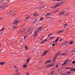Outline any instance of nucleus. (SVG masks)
Wrapping results in <instances>:
<instances>
[{"instance_id":"obj_1","label":"nucleus","mask_w":75,"mask_h":75,"mask_svg":"<svg viewBox=\"0 0 75 75\" xmlns=\"http://www.w3.org/2000/svg\"><path fill=\"white\" fill-rule=\"evenodd\" d=\"M42 28L41 26L39 27L38 28L37 30H35L34 32V37H37V34H38V31H40L41 30Z\"/></svg>"},{"instance_id":"obj_2","label":"nucleus","mask_w":75,"mask_h":75,"mask_svg":"<svg viewBox=\"0 0 75 75\" xmlns=\"http://www.w3.org/2000/svg\"><path fill=\"white\" fill-rule=\"evenodd\" d=\"M20 23V21L17 20H15V21L13 23V26L14 28H15L17 25Z\"/></svg>"},{"instance_id":"obj_3","label":"nucleus","mask_w":75,"mask_h":75,"mask_svg":"<svg viewBox=\"0 0 75 75\" xmlns=\"http://www.w3.org/2000/svg\"><path fill=\"white\" fill-rule=\"evenodd\" d=\"M4 6H0V8L1 9H3V10H4L6 7H7L8 6V4L5 3L4 4Z\"/></svg>"},{"instance_id":"obj_4","label":"nucleus","mask_w":75,"mask_h":75,"mask_svg":"<svg viewBox=\"0 0 75 75\" xmlns=\"http://www.w3.org/2000/svg\"><path fill=\"white\" fill-rule=\"evenodd\" d=\"M59 53H58L55 55V57H54L53 59L52 60V64H54V63L55 62V61L56 59V58L57 57V56H58Z\"/></svg>"},{"instance_id":"obj_5","label":"nucleus","mask_w":75,"mask_h":75,"mask_svg":"<svg viewBox=\"0 0 75 75\" xmlns=\"http://www.w3.org/2000/svg\"><path fill=\"white\" fill-rule=\"evenodd\" d=\"M15 11L14 10H12L11 11V12H9L8 13H7V15H10V14H13V13H14V12Z\"/></svg>"},{"instance_id":"obj_6","label":"nucleus","mask_w":75,"mask_h":75,"mask_svg":"<svg viewBox=\"0 0 75 75\" xmlns=\"http://www.w3.org/2000/svg\"><path fill=\"white\" fill-rule=\"evenodd\" d=\"M50 16H51V13H48L46 15V17L47 18H51V17Z\"/></svg>"},{"instance_id":"obj_7","label":"nucleus","mask_w":75,"mask_h":75,"mask_svg":"<svg viewBox=\"0 0 75 75\" xmlns=\"http://www.w3.org/2000/svg\"><path fill=\"white\" fill-rule=\"evenodd\" d=\"M59 6V4H57L55 6L52 7L51 8H57V7H58V6Z\"/></svg>"},{"instance_id":"obj_8","label":"nucleus","mask_w":75,"mask_h":75,"mask_svg":"<svg viewBox=\"0 0 75 75\" xmlns=\"http://www.w3.org/2000/svg\"><path fill=\"white\" fill-rule=\"evenodd\" d=\"M48 41V40L47 39H45V40H43L42 42H41V44H43V43H44V42H47Z\"/></svg>"},{"instance_id":"obj_9","label":"nucleus","mask_w":75,"mask_h":75,"mask_svg":"<svg viewBox=\"0 0 75 75\" xmlns=\"http://www.w3.org/2000/svg\"><path fill=\"white\" fill-rule=\"evenodd\" d=\"M54 65V64H52L51 65H48L46 66V68H49L50 67H52Z\"/></svg>"},{"instance_id":"obj_10","label":"nucleus","mask_w":75,"mask_h":75,"mask_svg":"<svg viewBox=\"0 0 75 75\" xmlns=\"http://www.w3.org/2000/svg\"><path fill=\"white\" fill-rule=\"evenodd\" d=\"M64 11L61 12L59 14V15L61 16V15H62L64 14Z\"/></svg>"},{"instance_id":"obj_11","label":"nucleus","mask_w":75,"mask_h":75,"mask_svg":"<svg viewBox=\"0 0 75 75\" xmlns=\"http://www.w3.org/2000/svg\"><path fill=\"white\" fill-rule=\"evenodd\" d=\"M38 21V19L37 18L35 19V20L33 21V23H34V24H35Z\"/></svg>"},{"instance_id":"obj_12","label":"nucleus","mask_w":75,"mask_h":75,"mask_svg":"<svg viewBox=\"0 0 75 75\" xmlns=\"http://www.w3.org/2000/svg\"><path fill=\"white\" fill-rule=\"evenodd\" d=\"M31 29L32 30H33V28H29L28 29V30L27 31V32H29V31H31Z\"/></svg>"},{"instance_id":"obj_13","label":"nucleus","mask_w":75,"mask_h":75,"mask_svg":"<svg viewBox=\"0 0 75 75\" xmlns=\"http://www.w3.org/2000/svg\"><path fill=\"white\" fill-rule=\"evenodd\" d=\"M30 57H28V59H27V64H28V63L29 62V61H30Z\"/></svg>"},{"instance_id":"obj_14","label":"nucleus","mask_w":75,"mask_h":75,"mask_svg":"<svg viewBox=\"0 0 75 75\" xmlns=\"http://www.w3.org/2000/svg\"><path fill=\"white\" fill-rule=\"evenodd\" d=\"M48 51H47L46 52H44L43 53V55L42 56H44V55H46L47 54V53Z\"/></svg>"},{"instance_id":"obj_15","label":"nucleus","mask_w":75,"mask_h":75,"mask_svg":"<svg viewBox=\"0 0 75 75\" xmlns=\"http://www.w3.org/2000/svg\"><path fill=\"white\" fill-rule=\"evenodd\" d=\"M38 14H37V13H35L33 14V16H35V17H36V16H38Z\"/></svg>"},{"instance_id":"obj_16","label":"nucleus","mask_w":75,"mask_h":75,"mask_svg":"<svg viewBox=\"0 0 75 75\" xmlns=\"http://www.w3.org/2000/svg\"><path fill=\"white\" fill-rule=\"evenodd\" d=\"M51 60L48 61L47 62H45V64H47V63H50V62H51Z\"/></svg>"},{"instance_id":"obj_17","label":"nucleus","mask_w":75,"mask_h":75,"mask_svg":"<svg viewBox=\"0 0 75 75\" xmlns=\"http://www.w3.org/2000/svg\"><path fill=\"white\" fill-rule=\"evenodd\" d=\"M70 14V12H68L66 14V16H69V14Z\"/></svg>"},{"instance_id":"obj_18","label":"nucleus","mask_w":75,"mask_h":75,"mask_svg":"<svg viewBox=\"0 0 75 75\" xmlns=\"http://www.w3.org/2000/svg\"><path fill=\"white\" fill-rule=\"evenodd\" d=\"M30 18V16L26 18L25 19V21H27V20H28V19L29 18Z\"/></svg>"},{"instance_id":"obj_19","label":"nucleus","mask_w":75,"mask_h":75,"mask_svg":"<svg viewBox=\"0 0 75 75\" xmlns=\"http://www.w3.org/2000/svg\"><path fill=\"white\" fill-rule=\"evenodd\" d=\"M22 32H23L22 31V30H20L18 32V33L20 34H21V33H22Z\"/></svg>"},{"instance_id":"obj_20","label":"nucleus","mask_w":75,"mask_h":75,"mask_svg":"<svg viewBox=\"0 0 75 75\" xmlns=\"http://www.w3.org/2000/svg\"><path fill=\"white\" fill-rule=\"evenodd\" d=\"M4 64V62H2L0 63V64L1 65H3Z\"/></svg>"},{"instance_id":"obj_21","label":"nucleus","mask_w":75,"mask_h":75,"mask_svg":"<svg viewBox=\"0 0 75 75\" xmlns=\"http://www.w3.org/2000/svg\"><path fill=\"white\" fill-rule=\"evenodd\" d=\"M25 49L26 50H28V47H27L26 46H25Z\"/></svg>"},{"instance_id":"obj_22","label":"nucleus","mask_w":75,"mask_h":75,"mask_svg":"<svg viewBox=\"0 0 75 75\" xmlns=\"http://www.w3.org/2000/svg\"><path fill=\"white\" fill-rule=\"evenodd\" d=\"M4 1V0H2L0 2V4L1 3V4H2V3H3V1Z\"/></svg>"},{"instance_id":"obj_23","label":"nucleus","mask_w":75,"mask_h":75,"mask_svg":"<svg viewBox=\"0 0 75 75\" xmlns=\"http://www.w3.org/2000/svg\"><path fill=\"white\" fill-rule=\"evenodd\" d=\"M63 45H66V42H64L62 43Z\"/></svg>"},{"instance_id":"obj_24","label":"nucleus","mask_w":75,"mask_h":75,"mask_svg":"<svg viewBox=\"0 0 75 75\" xmlns=\"http://www.w3.org/2000/svg\"><path fill=\"white\" fill-rule=\"evenodd\" d=\"M59 40V37H58L57 39L55 40V41H56V42H57V41H58Z\"/></svg>"},{"instance_id":"obj_25","label":"nucleus","mask_w":75,"mask_h":75,"mask_svg":"<svg viewBox=\"0 0 75 75\" xmlns=\"http://www.w3.org/2000/svg\"><path fill=\"white\" fill-rule=\"evenodd\" d=\"M54 71H51V75H53V74H54Z\"/></svg>"},{"instance_id":"obj_26","label":"nucleus","mask_w":75,"mask_h":75,"mask_svg":"<svg viewBox=\"0 0 75 75\" xmlns=\"http://www.w3.org/2000/svg\"><path fill=\"white\" fill-rule=\"evenodd\" d=\"M54 38V36L51 37L50 38V40H51V39H52V38Z\"/></svg>"},{"instance_id":"obj_27","label":"nucleus","mask_w":75,"mask_h":75,"mask_svg":"<svg viewBox=\"0 0 75 75\" xmlns=\"http://www.w3.org/2000/svg\"><path fill=\"white\" fill-rule=\"evenodd\" d=\"M73 43V42L72 41H70V42H69V44H72Z\"/></svg>"},{"instance_id":"obj_28","label":"nucleus","mask_w":75,"mask_h":75,"mask_svg":"<svg viewBox=\"0 0 75 75\" xmlns=\"http://www.w3.org/2000/svg\"><path fill=\"white\" fill-rule=\"evenodd\" d=\"M37 52V50H33V53H35Z\"/></svg>"},{"instance_id":"obj_29","label":"nucleus","mask_w":75,"mask_h":75,"mask_svg":"<svg viewBox=\"0 0 75 75\" xmlns=\"http://www.w3.org/2000/svg\"><path fill=\"white\" fill-rule=\"evenodd\" d=\"M71 71H75V69H71Z\"/></svg>"},{"instance_id":"obj_30","label":"nucleus","mask_w":75,"mask_h":75,"mask_svg":"<svg viewBox=\"0 0 75 75\" xmlns=\"http://www.w3.org/2000/svg\"><path fill=\"white\" fill-rule=\"evenodd\" d=\"M66 65V61H65V62H64V63L62 64V65Z\"/></svg>"},{"instance_id":"obj_31","label":"nucleus","mask_w":75,"mask_h":75,"mask_svg":"<svg viewBox=\"0 0 75 75\" xmlns=\"http://www.w3.org/2000/svg\"><path fill=\"white\" fill-rule=\"evenodd\" d=\"M4 28H3L1 30H0V31H4Z\"/></svg>"},{"instance_id":"obj_32","label":"nucleus","mask_w":75,"mask_h":75,"mask_svg":"<svg viewBox=\"0 0 75 75\" xmlns=\"http://www.w3.org/2000/svg\"><path fill=\"white\" fill-rule=\"evenodd\" d=\"M43 20V18H41L40 20V21H42V20Z\"/></svg>"},{"instance_id":"obj_33","label":"nucleus","mask_w":75,"mask_h":75,"mask_svg":"<svg viewBox=\"0 0 75 75\" xmlns=\"http://www.w3.org/2000/svg\"><path fill=\"white\" fill-rule=\"evenodd\" d=\"M23 67L24 68H27V66L26 65H23Z\"/></svg>"},{"instance_id":"obj_34","label":"nucleus","mask_w":75,"mask_h":75,"mask_svg":"<svg viewBox=\"0 0 75 75\" xmlns=\"http://www.w3.org/2000/svg\"><path fill=\"white\" fill-rule=\"evenodd\" d=\"M62 31H59L57 32V33H62Z\"/></svg>"},{"instance_id":"obj_35","label":"nucleus","mask_w":75,"mask_h":75,"mask_svg":"<svg viewBox=\"0 0 75 75\" xmlns=\"http://www.w3.org/2000/svg\"><path fill=\"white\" fill-rule=\"evenodd\" d=\"M57 11H58L57 10H55V11H54V13H57Z\"/></svg>"},{"instance_id":"obj_36","label":"nucleus","mask_w":75,"mask_h":75,"mask_svg":"<svg viewBox=\"0 0 75 75\" xmlns=\"http://www.w3.org/2000/svg\"><path fill=\"white\" fill-rule=\"evenodd\" d=\"M75 52V50H71V52Z\"/></svg>"},{"instance_id":"obj_37","label":"nucleus","mask_w":75,"mask_h":75,"mask_svg":"<svg viewBox=\"0 0 75 75\" xmlns=\"http://www.w3.org/2000/svg\"><path fill=\"white\" fill-rule=\"evenodd\" d=\"M26 30V28H25L23 29V31H25Z\"/></svg>"},{"instance_id":"obj_38","label":"nucleus","mask_w":75,"mask_h":75,"mask_svg":"<svg viewBox=\"0 0 75 75\" xmlns=\"http://www.w3.org/2000/svg\"><path fill=\"white\" fill-rule=\"evenodd\" d=\"M54 45H55V43H54L53 45H52V47H54Z\"/></svg>"},{"instance_id":"obj_39","label":"nucleus","mask_w":75,"mask_h":75,"mask_svg":"<svg viewBox=\"0 0 75 75\" xmlns=\"http://www.w3.org/2000/svg\"><path fill=\"white\" fill-rule=\"evenodd\" d=\"M70 68H70V67L68 68V67H67L66 68V69H70Z\"/></svg>"},{"instance_id":"obj_40","label":"nucleus","mask_w":75,"mask_h":75,"mask_svg":"<svg viewBox=\"0 0 75 75\" xmlns=\"http://www.w3.org/2000/svg\"><path fill=\"white\" fill-rule=\"evenodd\" d=\"M70 8V7H68L67 8V9L68 10H69V9Z\"/></svg>"},{"instance_id":"obj_41","label":"nucleus","mask_w":75,"mask_h":75,"mask_svg":"<svg viewBox=\"0 0 75 75\" xmlns=\"http://www.w3.org/2000/svg\"><path fill=\"white\" fill-rule=\"evenodd\" d=\"M65 55V54L64 53V54H62L61 55Z\"/></svg>"},{"instance_id":"obj_42","label":"nucleus","mask_w":75,"mask_h":75,"mask_svg":"<svg viewBox=\"0 0 75 75\" xmlns=\"http://www.w3.org/2000/svg\"><path fill=\"white\" fill-rule=\"evenodd\" d=\"M72 63V64H75V61H73Z\"/></svg>"},{"instance_id":"obj_43","label":"nucleus","mask_w":75,"mask_h":75,"mask_svg":"<svg viewBox=\"0 0 75 75\" xmlns=\"http://www.w3.org/2000/svg\"><path fill=\"white\" fill-rule=\"evenodd\" d=\"M27 38V36H25V37H24V39H25V38Z\"/></svg>"},{"instance_id":"obj_44","label":"nucleus","mask_w":75,"mask_h":75,"mask_svg":"<svg viewBox=\"0 0 75 75\" xmlns=\"http://www.w3.org/2000/svg\"><path fill=\"white\" fill-rule=\"evenodd\" d=\"M51 35H52V34H49V37H50V36H51Z\"/></svg>"},{"instance_id":"obj_45","label":"nucleus","mask_w":75,"mask_h":75,"mask_svg":"<svg viewBox=\"0 0 75 75\" xmlns=\"http://www.w3.org/2000/svg\"><path fill=\"white\" fill-rule=\"evenodd\" d=\"M3 20V18H0V20Z\"/></svg>"},{"instance_id":"obj_46","label":"nucleus","mask_w":75,"mask_h":75,"mask_svg":"<svg viewBox=\"0 0 75 75\" xmlns=\"http://www.w3.org/2000/svg\"><path fill=\"white\" fill-rule=\"evenodd\" d=\"M42 8H45V6H42Z\"/></svg>"},{"instance_id":"obj_47","label":"nucleus","mask_w":75,"mask_h":75,"mask_svg":"<svg viewBox=\"0 0 75 75\" xmlns=\"http://www.w3.org/2000/svg\"><path fill=\"white\" fill-rule=\"evenodd\" d=\"M67 73L68 74H70V72H69V71Z\"/></svg>"},{"instance_id":"obj_48","label":"nucleus","mask_w":75,"mask_h":75,"mask_svg":"<svg viewBox=\"0 0 75 75\" xmlns=\"http://www.w3.org/2000/svg\"><path fill=\"white\" fill-rule=\"evenodd\" d=\"M56 67H58V65H56Z\"/></svg>"},{"instance_id":"obj_49","label":"nucleus","mask_w":75,"mask_h":75,"mask_svg":"<svg viewBox=\"0 0 75 75\" xmlns=\"http://www.w3.org/2000/svg\"><path fill=\"white\" fill-rule=\"evenodd\" d=\"M26 75H29V73H27Z\"/></svg>"},{"instance_id":"obj_50","label":"nucleus","mask_w":75,"mask_h":75,"mask_svg":"<svg viewBox=\"0 0 75 75\" xmlns=\"http://www.w3.org/2000/svg\"><path fill=\"white\" fill-rule=\"evenodd\" d=\"M56 1H60V0H56Z\"/></svg>"},{"instance_id":"obj_51","label":"nucleus","mask_w":75,"mask_h":75,"mask_svg":"<svg viewBox=\"0 0 75 75\" xmlns=\"http://www.w3.org/2000/svg\"><path fill=\"white\" fill-rule=\"evenodd\" d=\"M69 60H66V62H67L68 61H69Z\"/></svg>"},{"instance_id":"obj_52","label":"nucleus","mask_w":75,"mask_h":75,"mask_svg":"<svg viewBox=\"0 0 75 75\" xmlns=\"http://www.w3.org/2000/svg\"><path fill=\"white\" fill-rule=\"evenodd\" d=\"M3 32H1V33L0 34H3Z\"/></svg>"},{"instance_id":"obj_53","label":"nucleus","mask_w":75,"mask_h":75,"mask_svg":"<svg viewBox=\"0 0 75 75\" xmlns=\"http://www.w3.org/2000/svg\"><path fill=\"white\" fill-rule=\"evenodd\" d=\"M42 3H43V2H42L41 3V4H42Z\"/></svg>"},{"instance_id":"obj_54","label":"nucleus","mask_w":75,"mask_h":75,"mask_svg":"<svg viewBox=\"0 0 75 75\" xmlns=\"http://www.w3.org/2000/svg\"><path fill=\"white\" fill-rule=\"evenodd\" d=\"M62 41V39H61V40H60V41Z\"/></svg>"},{"instance_id":"obj_55","label":"nucleus","mask_w":75,"mask_h":75,"mask_svg":"<svg viewBox=\"0 0 75 75\" xmlns=\"http://www.w3.org/2000/svg\"><path fill=\"white\" fill-rule=\"evenodd\" d=\"M14 68H16V66H14Z\"/></svg>"},{"instance_id":"obj_56","label":"nucleus","mask_w":75,"mask_h":75,"mask_svg":"<svg viewBox=\"0 0 75 75\" xmlns=\"http://www.w3.org/2000/svg\"><path fill=\"white\" fill-rule=\"evenodd\" d=\"M41 40H42V37L41 38Z\"/></svg>"},{"instance_id":"obj_57","label":"nucleus","mask_w":75,"mask_h":75,"mask_svg":"<svg viewBox=\"0 0 75 75\" xmlns=\"http://www.w3.org/2000/svg\"><path fill=\"white\" fill-rule=\"evenodd\" d=\"M1 47V44L0 43V47Z\"/></svg>"},{"instance_id":"obj_58","label":"nucleus","mask_w":75,"mask_h":75,"mask_svg":"<svg viewBox=\"0 0 75 75\" xmlns=\"http://www.w3.org/2000/svg\"><path fill=\"white\" fill-rule=\"evenodd\" d=\"M5 0H4V1ZM7 0V1H9V0Z\"/></svg>"},{"instance_id":"obj_59","label":"nucleus","mask_w":75,"mask_h":75,"mask_svg":"<svg viewBox=\"0 0 75 75\" xmlns=\"http://www.w3.org/2000/svg\"><path fill=\"white\" fill-rule=\"evenodd\" d=\"M16 14H15L14 15V16H16Z\"/></svg>"},{"instance_id":"obj_60","label":"nucleus","mask_w":75,"mask_h":75,"mask_svg":"<svg viewBox=\"0 0 75 75\" xmlns=\"http://www.w3.org/2000/svg\"><path fill=\"white\" fill-rule=\"evenodd\" d=\"M67 25H68V24H66V25L67 26Z\"/></svg>"},{"instance_id":"obj_61","label":"nucleus","mask_w":75,"mask_h":75,"mask_svg":"<svg viewBox=\"0 0 75 75\" xmlns=\"http://www.w3.org/2000/svg\"><path fill=\"white\" fill-rule=\"evenodd\" d=\"M55 69L54 68H53L52 69Z\"/></svg>"},{"instance_id":"obj_62","label":"nucleus","mask_w":75,"mask_h":75,"mask_svg":"<svg viewBox=\"0 0 75 75\" xmlns=\"http://www.w3.org/2000/svg\"><path fill=\"white\" fill-rule=\"evenodd\" d=\"M74 55V54H72V55H71V56H72V55Z\"/></svg>"},{"instance_id":"obj_63","label":"nucleus","mask_w":75,"mask_h":75,"mask_svg":"<svg viewBox=\"0 0 75 75\" xmlns=\"http://www.w3.org/2000/svg\"><path fill=\"white\" fill-rule=\"evenodd\" d=\"M13 54V53H11V54Z\"/></svg>"},{"instance_id":"obj_64","label":"nucleus","mask_w":75,"mask_h":75,"mask_svg":"<svg viewBox=\"0 0 75 75\" xmlns=\"http://www.w3.org/2000/svg\"><path fill=\"white\" fill-rule=\"evenodd\" d=\"M74 52H75V51H74Z\"/></svg>"}]
</instances>
